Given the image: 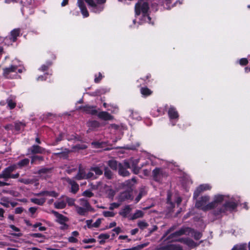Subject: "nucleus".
Returning a JSON list of instances; mask_svg holds the SVG:
<instances>
[{
  "label": "nucleus",
  "instance_id": "nucleus-56",
  "mask_svg": "<svg viewBox=\"0 0 250 250\" xmlns=\"http://www.w3.org/2000/svg\"><path fill=\"white\" fill-rule=\"evenodd\" d=\"M92 145L94 146V147L99 148L101 146V144L98 142H94L91 143Z\"/></svg>",
  "mask_w": 250,
  "mask_h": 250
},
{
  "label": "nucleus",
  "instance_id": "nucleus-42",
  "mask_svg": "<svg viewBox=\"0 0 250 250\" xmlns=\"http://www.w3.org/2000/svg\"><path fill=\"white\" fill-rule=\"evenodd\" d=\"M18 181L26 185L33 183V180L29 179L20 178Z\"/></svg>",
  "mask_w": 250,
  "mask_h": 250
},
{
  "label": "nucleus",
  "instance_id": "nucleus-10",
  "mask_svg": "<svg viewBox=\"0 0 250 250\" xmlns=\"http://www.w3.org/2000/svg\"><path fill=\"white\" fill-rule=\"evenodd\" d=\"M136 183V179L133 178L131 179L125 181L121 184L122 188L125 190L132 191L133 187Z\"/></svg>",
  "mask_w": 250,
  "mask_h": 250
},
{
  "label": "nucleus",
  "instance_id": "nucleus-15",
  "mask_svg": "<svg viewBox=\"0 0 250 250\" xmlns=\"http://www.w3.org/2000/svg\"><path fill=\"white\" fill-rule=\"evenodd\" d=\"M97 116L99 118L104 121L112 120L113 119V117L105 111H102L98 113Z\"/></svg>",
  "mask_w": 250,
  "mask_h": 250
},
{
  "label": "nucleus",
  "instance_id": "nucleus-20",
  "mask_svg": "<svg viewBox=\"0 0 250 250\" xmlns=\"http://www.w3.org/2000/svg\"><path fill=\"white\" fill-rule=\"evenodd\" d=\"M168 114L170 119H177L179 117L178 112L173 107H170L168 111Z\"/></svg>",
  "mask_w": 250,
  "mask_h": 250
},
{
  "label": "nucleus",
  "instance_id": "nucleus-54",
  "mask_svg": "<svg viewBox=\"0 0 250 250\" xmlns=\"http://www.w3.org/2000/svg\"><path fill=\"white\" fill-rule=\"evenodd\" d=\"M102 77H103V76H102L101 73H99V76L98 77L96 76H95V78L94 79L95 82L96 83H99L102 79Z\"/></svg>",
  "mask_w": 250,
  "mask_h": 250
},
{
  "label": "nucleus",
  "instance_id": "nucleus-57",
  "mask_svg": "<svg viewBox=\"0 0 250 250\" xmlns=\"http://www.w3.org/2000/svg\"><path fill=\"white\" fill-rule=\"evenodd\" d=\"M86 223L87 227L88 228H93L92 226V220H87L86 221Z\"/></svg>",
  "mask_w": 250,
  "mask_h": 250
},
{
  "label": "nucleus",
  "instance_id": "nucleus-50",
  "mask_svg": "<svg viewBox=\"0 0 250 250\" xmlns=\"http://www.w3.org/2000/svg\"><path fill=\"white\" fill-rule=\"evenodd\" d=\"M202 234L199 232H194L193 237L196 240H199L201 238Z\"/></svg>",
  "mask_w": 250,
  "mask_h": 250
},
{
  "label": "nucleus",
  "instance_id": "nucleus-1",
  "mask_svg": "<svg viewBox=\"0 0 250 250\" xmlns=\"http://www.w3.org/2000/svg\"><path fill=\"white\" fill-rule=\"evenodd\" d=\"M139 160H130V161L125 160L123 164H119V174L123 176H127L129 175V172L126 170L127 168H131L134 174H138L139 172L140 168L137 167Z\"/></svg>",
  "mask_w": 250,
  "mask_h": 250
},
{
  "label": "nucleus",
  "instance_id": "nucleus-43",
  "mask_svg": "<svg viewBox=\"0 0 250 250\" xmlns=\"http://www.w3.org/2000/svg\"><path fill=\"white\" fill-rule=\"evenodd\" d=\"M246 245L245 244L240 245H237L234 246L231 250H246Z\"/></svg>",
  "mask_w": 250,
  "mask_h": 250
},
{
  "label": "nucleus",
  "instance_id": "nucleus-5",
  "mask_svg": "<svg viewBox=\"0 0 250 250\" xmlns=\"http://www.w3.org/2000/svg\"><path fill=\"white\" fill-rule=\"evenodd\" d=\"M210 197L208 195L202 196L195 203V207L203 211L212 209L211 202H209Z\"/></svg>",
  "mask_w": 250,
  "mask_h": 250
},
{
  "label": "nucleus",
  "instance_id": "nucleus-38",
  "mask_svg": "<svg viewBox=\"0 0 250 250\" xmlns=\"http://www.w3.org/2000/svg\"><path fill=\"white\" fill-rule=\"evenodd\" d=\"M138 226L141 229H144L148 226V224L145 221H140L138 223Z\"/></svg>",
  "mask_w": 250,
  "mask_h": 250
},
{
  "label": "nucleus",
  "instance_id": "nucleus-55",
  "mask_svg": "<svg viewBox=\"0 0 250 250\" xmlns=\"http://www.w3.org/2000/svg\"><path fill=\"white\" fill-rule=\"evenodd\" d=\"M11 39L12 40V42H15L16 41V36H17V34H18V32H11ZM18 35H17L18 36Z\"/></svg>",
  "mask_w": 250,
  "mask_h": 250
},
{
  "label": "nucleus",
  "instance_id": "nucleus-2",
  "mask_svg": "<svg viewBox=\"0 0 250 250\" xmlns=\"http://www.w3.org/2000/svg\"><path fill=\"white\" fill-rule=\"evenodd\" d=\"M148 9L147 3L144 1L143 0H140L135 5L136 15L139 16L142 14L143 19L141 20L142 22L144 21L149 22L150 21V18L148 14Z\"/></svg>",
  "mask_w": 250,
  "mask_h": 250
},
{
  "label": "nucleus",
  "instance_id": "nucleus-59",
  "mask_svg": "<svg viewBox=\"0 0 250 250\" xmlns=\"http://www.w3.org/2000/svg\"><path fill=\"white\" fill-rule=\"evenodd\" d=\"M23 210V209L22 208L19 207V208H17L15 209V213H16V214H20L22 212Z\"/></svg>",
  "mask_w": 250,
  "mask_h": 250
},
{
  "label": "nucleus",
  "instance_id": "nucleus-46",
  "mask_svg": "<svg viewBox=\"0 0 250 250\" xmlns=\"http://www.w3.org/2000/svg\"><path fill=\"white\" fill-rule=\"evenodd\" d=\"M66 201L69 206H73L75 208V206H77V205L75 204V200L73 198L66 197Z\"/></svg>",
  "mask_w": 250,
  "mask_h": 250
},
{
  "label": "nucleus",
  "instance_id": "nucleus-61",
  "mask_svg": "<svg viewBox=\"0 0 250 250\" xmlns=\"http://www.w3.org/2000/svg\"><path fill=\"white\" fill-rule=\"evenodd\" d=\"M37 196H46V190L42 191L35 194Z\"/></svg>",
  "mask_w": 250,
  "mask_h": 250
},
{
  "label": "nucleus",
  "instance_id": "nucleus-29",
  "mask_svg": "<svg viewBox=\"0 0 250 250\" xmlns=\"http://www.w3.org/2000/svg\"><path fill=\"white\" fill-rule=\"evenodd\" d=\"M14 100H15V97H9L7 100V103L8 104V106L11 109L14 108L16 105V103L14 102Z\"/></svg>",
  "mask_w": 250,
  "mask_h": 250
},
{
  "label": "nucleus",
  "instance_id": "nucleus-4",
  "mask_svg": "<svg viewBox=\"0 0 250 250\" xmlns=\"http://www.w3.org/2000/svg\"><path fill=\"white\" fill-rule=\"evenodd\" d=\"M17 169V165L14 164L11 165L5 168L0 173V178L7 180L8 179H17L20 176V174L17 173L12 174V172Z\"/></svg>",
  "mask_w": 250,
  "mask_h": 250
},
{
  "label": "nucleus",
  "instance_id": "nucleus-52",
  "mask_svg": "<svg viewBox=\"0 0 250 250\" xmlns=\"http://www.w3.org/2000/svg\"><path fill=\"white\" fill-rule=\"evenodd\" d=\"M63 134L62 133H61L59 135V136L56 139V142L53 143V145H56L59 142L61 141L63 138Z\"/></svg>",
  "mask_w": 250,
  "mask_h": 250
},
{
  "label": "nucleus",
  "instance_id": "nucleus-14",
  "mask_svg": "<svg viewBox=\"0 0 250 250\" xmlns=\"http://www.w3.org/2000/svg\"><path fill=\"white\" fill-rule=\"evenodd\" d=\"M75 209L76 212L79 215L82 216H86L88 214V211L91 210L90 209L81 207L78 205L75 206Z\"/></svg>",
  "mask_w": 250,
  "mask_h": 250
},
{
  "label": "nucleus",
  "instance_id": "nucleus-58",
  "mask_svg": "<svg viewBox=\"0 0 250 250\" xmlns=\"http://www.w3.org/2000/svg\"><path fill=\"white\" fill-rule=\"evenodd\" d=\"M83 242L84 243H91L95 242V240L94 239H85L83 240Z\"/></svg>",
  "mask_w": 250,
  "mask_h": 250
},
{
  "label": "nucleus",
  "instance_id": "nucleus-48",
  "mask_svg": "<svg viewBox=\"0 0 250 250\" xmlns=\"http://www.w3.org/2000/svg\"><path fill=\"white\" fill-rule=\"evenodd\" d=\"M102 222V219H98L96 221L93 223L92 226L94 228H98L100 225L101 223Z\"/></svg>",
  "mask_w": 250,
  "mask_h": 250
},
{
  "label": "nucleus",
  "instance_id": "nucleus-18",
  "mask_svg": "<svg viewBox=\"0 0 250 250\" xmlns=\"http://www.w3.org/2000/svg\"><path fill=\"white\" fill-rule=\"evenodd\" d=\"M17 67L15 65H11L9 67H5L3 69V75L5 77L8 78V76L12 72H16Z\"/></svg>",
  "mask_w": 250,
  "mask_h": 250
},
{
  "label": "nucleus",
  "instance_id": "nucleus-17",
  "mask_svg": "<svg viewBox=\"0 0 250 250\" xmlns=\"http://www.w3.org/2000/svg\"><path fill=\"white\" fill-rule=\"evenodd\" d=\"M52 212L57 218V221L60 224H63L68 221V218L66 217L59 213L58 212L53 210Z\"/></svg>",
  "mask_w": 250,
  "mask_h": 250
},
{
  "label": "nucleus",
  "instance_id": "nucleus-3",
  "mask_svg": "<svg viewBox=\"0 0 250 250\" xmlns=\"http://www.w3.org/2000/svg\"><path fill=\"white\" fill-rule=\"evenodd\" d=\"M97 177L96 176L93 172H91L89 169H85L80 165L79 170L77 174L74 177V179L77 180H94L96 179Z\"/></svg>",
  "mask_w": 250,
  "mask_h": 250
},
{
  "label": "nucleus",
  "instance_id": "nucleus-13",
  "mask_svg": "<svg viewBox=\"0 0 250 250\" xmlns=\"http://www.w3.org/2000/svg\"><path fill=\"white\" fill-rule=\"evenodd\" d=\"M131 193L132 191L125 190L120 193L119 196V200L120 201H124L129 199L132 200L133 197Z\"/></svg>",
  "mask_w": 250,
  "mask_h": 250
},
{
  "label": "nucleus",
  "instance_id": "nucleus-9",
  "mask_svg": "<svg viewBox=\"0 0 250 250\" xmlns=\"http://www.w3.org/2000/svg\"><path fill=\"white\" fill-rule=\"evenodd\" d=\"M152 174L154 179L158 182H160L164 177L167 176L166 173L160 168H155L152 171Z\"/></svg>",
  "mask_w": 250,
  "mask_h": 250
},
{
  "label": "nucleus",
  "instance_id": "nucleus-60",
  "mask_svg": "<svg viewBox=\"0 0 250 250\" xmlns=\"http://www.w3.org/2000/svg\"><path fill=\"white\" fill-rule=\"evenodd\" d=\"M37 209V208L31 207L29 208V211L32 214H33L36 212Z\"/></svg>",
  "mask_w": 250,
  "mask_h": 250
},
{
  "label": "nucleus",
  "instance_id": "nucleus-24",
  "mask_svg": "<svg viewBox=\"0 0 250 250\" xmlns=\"http://www.w3.org/2000/svg\"><path fill=\"white\" fill-rule=\"evenodd\" d=\"M43 160V158L39 156H33L31 157V163L32 164H39Z\"/></svg>",
  "mask_w": 250,
  "mask_h": 250
},
{
  "label": "nucleus",
  "instance_id": "nucleus-45",
  "mask_svg": "<svg viewBox=\"0 0 250 250\" xmlns=\"http://www.w3.org/2000/svg\"><path fill=\"white\" fill-rule=\"evenodd\" d=\"M59 195L58 193L55 191H47L46 190V196L57 197Z\"/></svg>",
  "mask_w": 250,
  "mask_h": 250
},
{
  "label": "nucleus",
  "instance_id": "nucleus-64",
  "mask_svg": "<svg viewBox=\"0 0 250 250\" xmlns=\"http://www.w3.org/2000/svg\"><path fill=\"white\" fill-rule=\"evenodd\" d=\"M61 229H63V230H65V229H68V226L65 224V223H63V224H61Z\"/></svg>",
  "mask_w": 250,
  "mask_h": 250
},
{
  "label": "nucleus",
  "instance_id": "nucleus-37",
  "mask_svg": "<svg viewBox=\"0 0 250 250\" xmlns=\"http://www.w3.org/2000/svg\"><path fill=\"white\" fill-rule=\"evenodd\" d=\"M69 150L67 149H65L64 151L63 152H58L57 153H54L56 155H58L60 157H66L67 154L69 153Z\"/></svg>",
  "mask_w": 250,
  "mask_h": 250
},
{
  "label": "nucleus",
  "instance_id": "nucleus-47",
  "mask_svg": "<svg viewBox=\"0 0 250 250\" xmlns=\"http://www.w3.org/2000/svg\"><path fill=\"white\" fill-rule=\"evenodd\" d=\"M104 216L105 217H112L114 216L115 213L112 211H104L103 212Z\"/></svg>",
  "mask_w": 250,
  "mask_h": 250
},
{
  "label": "nucleus",
  "instance_id": "nucleus-26",
  "mask_svg": "<svg viewBox=\"0 0 250 250\" xmlns=\"http://www.w3.org/2000/svg\"><path fill=\"white\" fill-rule=\"evenodd\" d=\"M144 215V213L140 210H137L135 212L132 214L131 217V220H135L139 218L143 217Z\"/></svg>",
  "mask_w": 250,
  "mask_h": 250
},
{
  "label": "nucleus",
  "instance_id": "nucleus-51",
  "mask_svg": "<svg viewBox=\"0 0 250 250\" xmlns=\"http://www.w3.org/2000/svg\"><path fill=\"white\" fill-rule=\"evenodd\" d=\"M68 240L70 243H77L78 241V240L74 236H70L68 238Z\"/></svg>",
  "mask_w": 250,
  "mask_h": 250
},
{
  "label": "nucleus",
  "instance_id": "nucleus-28",
  "mask_svg": "<svg viewBox=\"0 0 250 250\" xmlns=\"http://www.w3.org/2000/svg\"><path fill=\"white\" fill-rule=\"evenodd\" d=\"M90 171L91 172H94L95 174H94L96 176L98 177V176L101 175L103 174L102 170L99 167H92L89 169Z\"/></svg>",
  "mask_w": 250,
  "mask_h": 250
},
{
  "label": "nucleus",
  "instance_id": "nucleus-25",
  "mask_svg": "<svg viewBox=\"0 0 250 250\" xmlns=\"http://www.w3.org/2000/svg\"><path fill=\"white\" fill-rule=\"evenodd\" d=\"M79 202L80 203V206L84 207L90 209H91V206L87 200L84 198H81L79 200Z\"/></svg>",
  "mask_w": 250,
  "mask_h": 250
},
{
  "label": "nucleus",
  "instance_id": "nucleus-41",
  "mask_svg": "<svg viewBox=\"0 0 250 250\" xmlns=\"http://www.w3.org/2000/svg\"><path fill=\"white\" fill-rule=\"evenodd\" d=\"M25 126V124L21 122H16L15 123V127L17 130H20L23 128Z\"/></svg>",
  "mask_w": 250,
  "mask_h": 250
},
{
  "label": "nucleus",
  "instance_id": "nucleus-27",
  "mask_svg": "<svg viewBox=\"0 0 250 250\" xmlns=\"http://www.w3.org/2000/svg\"><path fill=\"white\" fill-rule=\"evenodd\" d=\"M146 188H141L140 189L139 194L138 195V196H137V197L135 199L136 202L137 203L140 200L141 198L143 196L146 195Z\"/></svg>",
  "mask_w": 250,
  "mask_h": 250
},
{
  "label": "nucleus",
  "instance_id": "nucleus-31",
  "mask_svg": "<svg viewBox=\"0 0 250 250\" xmlns=\"http://www.w3.org/2000/svg\"><path fill=\"white\" fill-rule=\"evenodd\" d=\"M131 210L130 207L129 206H126L120 212V214L124 217H126V215L130 213Z\"/></svg>",
  "mask_w": 250,
  "mask_h": 250
},
{
  "label": "nucleus",
  "instance_id": "nucleus-23",
  "mask_svg": "<svg viewBox=\"0 0 250 250\" xmlns=\"http://www.w3.org/2000/svg\"><path fill=\"white\" fill-rule=\"evenodd\" d=\"M66 205V202L63 200H58L55 202L54 207L57 209L64 208Z\"/></svg>",
  "mask_w": 250,
  "mask_h": 250
},
{
  "label": "nucleus",
  "instance_id": "nucleus-30",
  "mask_svg": "<svg viewBox=\"0 0 250 250\" xmlns=\"http://www.w3.org/2000/svg\"><path fill=\"white\" fill-rule=\"evenodd\" d=\"M29 163V160L28 159L25 158L22 159V160L19 161L17 164H16L17 165V168L18 167V166H19L20 167H25L27 166Z\"/></svg>",
  "mask_w": 250,
  "mask_h": 250
},
{
  "label": "nucleus",
  "instance_id": "nucleus-44",
  "mask_svg": "<svg viewBox=\"0 0 250 250\" xmlns=\"http://www.w3.org/2000/svg\"><path fill=\"white\" fill-rule=\"evenodd\" d=\"M82 195L86 197L90 198L94 196V193L90 190H86L83 192Z\"/></svg>",
  "mask_w": 250,
  "mask_h": 250
},
{
  "label": "nucleus",
  "instance_id": "nucleus-8",
  "mask_svg": "<svg viewBox=\"0 0 250 250\" xmlns=\"http://www.w3.org/2000/svg\"><path fill=\"white\" fill-rule=\"evenodd\" d=\"M211 188V186L209 184H205L200 185L198 187L193 194V198L196 199L199 195L203 191L209 190Z\"/></svg>",
  "mask_w": 250,
  "mask_h": 250
},
{
  "label": "nucleus",
  "instance_id": "nucleus-36",
  "mask_svg": "<svg viewBox=\"0 0 250 250\" xmlns=\"http://www.w3.org/2000/svg\"><path fill=\"white\" fill-rule=\"evenodd\" d=\"M30 236L33 237H37L41 238V240L38 241L40 243H42L44 242V239H45L44 236H43L41 233H32L30 234Z\"/></svg>",
  "mask_w": 250,
  "mask_h": 250
},
{
  "label": "nucleus",
  "instance_id": "nucleus-7",
  "mask_svg": "<svg viewBox=\"0 0 250 250\" xmlns=\"http://www.w3.org/2000/svg\"><path fill=\"white\" fill-rule=\"evenodd\" d=\"M228 198V196L224 195L217 194L214 195L213 200L211 202L212 209L218 207V206L221 204L223 201L226 202L227 198Z\"/></svg>",
  "mask_w": 250,
  "mask_h": 250
},
{
  "label": "nucleus",
  "instance_id": "nucleus-63",
  "mask_svg": "<svg viewBox=\"0 0 250 250\" xmlns=\"http://www.w3.org/2000/svg\"><path fill=\"white\" fill-rule=\"evenodd\" d=\"M51 65V63H48L47 65H45V64H43V65H42L41 66V70H42V71H45V70H46L47 69L49 65Z\"/></svg>",
  "mask_w": 250,
  "mask_h": 250
},
{
  "label": "nucleus",
  "instance_id": "nucleus-19",
  "mask_svg": "<svg viewBox=\"0 0 250 250\" xmlns=\"http://www.w3.org/2000/svg\"><path fill=\"white\" fill-rule=\"evenodd\" d=\"M80 108L86 113L94 115L97 113V110L94 106L86 105L84 106L81 107Z\"/></svg>",
  "mask_w": 250,
  "mask_h": 250
},
{
  "label": "nucleus",
  "instance_id": "nucleus-34",
  "mask_svg": "<svg viewBox=\"0 0 250 250\" xmlns=\"http://www.w3.org/2000/svg\"><path fill=\"white\" fill-rule=\"evenodd\" d=\"M110 237V235L108 234H101L99 236L98 238L100 240L99 241L100 244H103L104 243V240L105 239H108Z\"/></svg>",
  "mask_w": 250,
  "mask_h": 250
},
{
  "label": "nucleus",
  "instance_id": "nucleus-32",
  "mask_svg": "<svg viewBox=\"0 0 250 250\" xmlns=\"http://www.w3.org/2000/svg\"><path fill=\"white\" fill-rule=\"evenodd\" d=\"M88 126L89 127L90 129H94L99 127L100 124L97 121H93L88 123Z\"/></svg>",
  "mask_w": 250,
  "mask_h": 250
},
{
  "label": "nucleus",
  "instance_id": "nucleus-39",
  "mask_svg": "<svg viewBox=\"0 0 250 250\" xmlns=\"http://www.w3.org/2000/svg\"><path fill=\"white\" fill-rule=\"evenodd\" d=\"M104 174V176L109 179L113 177L112 172L108 168H105Z\"/></svg>",
  "mask_w": 250,
  "mask_h": 250
},
{
  "label": "nucleus",
  "instance_id": "nucleus-16",
  "mask_svg": "<svg viewBox=\"0 0 250 250\" xmlns=\"http://www.w3.org/2000/svg\"><path fill=\"white\" fill-rule=\"evenodd\" d=\"M66 181L71 186V191L73 193H76L79 190V187L78 184L75 182L74 181L69 179L67 178Z\"/></svg>",
  "mask_w": 250,
  "mask_h": 250
},
{
  "label": "nucleus",
  "instance_id": "nucleus-62",
  "mask_svg": "<svg viewBox=\"0 0 250 250\" xmlns=\"http://www.w3.org/2000/svg\"><path fill=\"white\" fill-rule=\"evenodd\" d=\"M76 170V168H70L69 167L67 170H66V172L68 173V174H71L72 173V172L75 171Z\"/></svg>",
  "mask_w": 250,
  "mask_h": 250
},
{
  "label": "nucleus",
  "instance_id": "nucleus-53",
  "mask_svg": "<svg viewBox=\"0 0 250 250\" xmlns=\"http://www.w3.org/2000/svg\"><path fill=\"white\" fill-rule=\"evenodd\" d=\"M239 63L242 65H245L248 63V61L246 58H242L240 60Z\"/></svg>",
  "mask_w": 250,
  "mask_h": 250
},
{
  "label": "nucleus",
  "instance_id": "nucleus-22",
  "mask_svg": "<svg viewBox=\"0 0 250 250\" xmlns=\"http://www.w3.org/2000/svg\"><path fill=\"white\" fill-rule=\"evenodd\" d=\"M31 202L32 203L40 206H42L45 202L46 199L44 198H42L40 199L32 198L30 199Z\"/></svg>",
  "mask_w": 250,
  "mask_h": 250
},
{
  "label": "nucleus",
  "instance_id": "nucleus-35",
  "mask_svg": "<svg viewBox=\"0 0 250 250\" xmlns=\"http://www.w3.org/2000/svg\"><path fill=\"white\" fill-rule=\"evenodd\" d=\"M128 114L132 118L136 120H139L140 117L137 112H134L132 110H129L128 111Z\"/></svg>",
  "mask_w": 250,
  "mask_h": 250
},
{
  "label": "nucleus",
  "instance_id": "nucleus-12",
  "mask_svg": "<svg viewBox=\"0 0 250 250\" xmlns=\"http://www.w3.org/2000/svg\"><path fill=\"white\" fill-rule=\"evenodd\" d=\"M38 173L41 178L47 179L51 176L52 171L51 168H43L39 171Z\"/></svg>",
  "mask_w": 250,
  "mask_h": 250
},
{
  "label": "nucleus",
  "instance_id": "nucleus-40",
  "mask_svg": "<svg viewBox=\"0 0 250 250\" xmlns=\"http://www.w3.org/2000/svg\"><path fill=\"white\" fill-rule=\"evenodd\" d=\"M141 93L145 96H148L151 94V91L146 87H143L141 89Z\"/></svg>",
  "mask_w": 250,
  "mask_h": 250
},
{
  "label": "nucleus",
  "instance_id": "nucleus-49",
  "mask_svg": "<svg viewBox=\"0 0 250 250\" xmlns=\"http://www.w3.org/2000/svg\"><path fill=\"white\" fill-rule=\"evenodd\" d=\"M119 206V204L116 203H112L110 205V206L109 207V209L110 210H113L114 208H118Z\"/></svg>",
  "mask_w": 250,
  "mask_h": 250
},
{
  "label": "nucleus",
  "instance_id": "nucleus-33",
  "mask_svg": "<svg viewBox=\"0 0 250 250\" xmlns=\"http://www.w3.org/2000/svg\"><path fill=\"white\" fill-rule=\"evenodd\" d=\"M108 166L112 169L116 170L117 168H119V164L117 161L114 160H110L108 161Z\"/></svg>",
  "mask_w": 250,
  "mask_h": 250
},
{
  "label": "nucleus",
  "instance_id": "nucleus-6",
  "mask_svg": "<svg viewBox=\"0 0 250 250\" xmlns=\"http://www.w3.org/2000/svg\"><path fill=\"white\" fill-rule=\"evenodd\" d=\"M237 206V204L233 201H229L228 200V198L225 202V204L220 208L219 210L215 213V214L218 215L220 213L224 212L227 208H229L230 209H234Z\"/></svg>",
  "mask_w": 250,
  "mask_h": 250
},
{
  "label": "nucleus",
  "instance_id": "nucleus-21",
  "mask_svg": "<svg viewBox=\"0 0 250 250\" xmlns=\"http://www.w3.org/2000/svg\"><path fill=\"white\" fill-rule=\"evenodd\" d=\"M30 150H31L32 153H40L42 154L45 152V149L41 146L37 145H33L30 148Z\"/></svg>",
  "mask_w": 250,
  "mask_h": 250
},
{
  "label": "nucleus",
  "instance_id": "nucleus-11",
  "mask_svg": "<svg viewBox=\"0 0 250 250\" xmlns=\"http://www.w3.org/2000/svg\"><path fill=\"white\" fill-rule=\"evenodd\" d=\"M191 231V230L189 228H182L179 230L177 231L174 233L171 234L170 235V238L172 239V241H176L177 239L173 238L175 236H178L183 234H188Z\"/></svg>",
  "mask_w": 250,
  "mask_h": 250
}]
</instances>
